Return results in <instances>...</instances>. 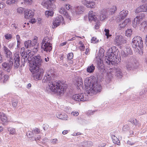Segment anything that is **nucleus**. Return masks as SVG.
Returning <instances> with one entry per match:
<instances>
[{
	"label": "nucleus",
	"instance_id": "7ed1b4c3",
	"mask_svg": "<svg viewBox=\"0 0 147 147\" xmlns=\"http://www.w3.org/2000/svg\"><path fill=\"white\" fill-rule=\"evenodd\" d=\"M30 67V70L32 73L34 79L36 80H40L42 78L43 73V70L39 67Z\"/></svg>",
	"mask_w": 147,
	"mask_h": 147
},
{
	"label": "nucleus",
	"instance_id": "a18cd8bd",
	"mask_svg": "<svg viewBox=\"0 0 147 147\" xmlns=\"http://www.w3.org/2000/svg\"><path fill=\"white\" fill-rule=\"evenodd\" d=\"M30 27V24L29 23H25L24 25H23V28L24 29H28Z\"/></svg>",
	"mask_w": 147,
	"mask_h": 147
},
{
	"label": "nucleus",
	"instance_id": "b1692460",
	"mask_svg": "<svg viewBox=\"0 0 147 147\" xmlns=\"http://www.w3.org/2000/svg\"><path fill=\"white\" fill-rule=\"evenodd\" d=\"M56 116L57 118L64 120H67L68 118L67 115L65 113L57 114Z\"/></svg>",
	"mask_w": 147,
	"mask_h": 147
},
{
	"label": "nucleus",
	"instance_id": "ddd939ff",
	"mask_svg": "<svg viewBox=\"0 0 147 147\" xmlns=\"http://www.w3.org/2000/svg\"><path fill=\"white\" fill-rule=\"evenodd\" d=\"M3 49L5 52L6 57L7 58H9L10 59H12V52L8 48L4 46L3 47Z\"/></svg>",
	"mask_w": 147,
	"mask_h": 147
},
{
	"label": "nucleus",
	"instance_id": "e433bc0d",
	"mask_svg": "<svg viewBox=\"0 0 147 147\" xmlns=\"http://www.w3.org/2000/svg\"><path fill=\"white\" fill-rule=\"evenodd\" d=\"M79 44L80 45L79 47L80 50L82 51H84L85 49V47L83 42L80 41L79 42Z\"/></svg>",
	"mask_w": 147,
	"mask_h": 147
},
{
	"label": "nucleus",
	"instance_id": "c9c22d12",
	"mask_svg": "<svg viewBox=\"0 0 147 147\" xmlns=\"http://www.w3.org/2000/svg\"><path fill=\"white\" fill-rule=\"evenodd\" d=\"M8 131L10 134L14 135L16 133V131L15 129L9 127L8 129Z\"/></svg>",
	"mask_w": 147,
	"mask_h": 147
},
{
	"label": "nucleus",
	"instance_id": "2f4dec72",
	"mask_svg": "<svg viewBox=\"0 0 147 147\" xmlns=\"http://www.w3.org/2000/svg\"><path fill=\"white\" fill-rule=\"evenodd\" d=\"M112 139L113 142L114 144H117L119 145H120V141L118 140V139L116 137L114 136L113 137H112Z\"/></svg>",
	"mask_w": 147,
	"mask_h": 147
},
{
	"label": "nucleus",
	"instance_id": "a211bd4d",
	"mask_svg": "<svg viewBox=\"0 0 147 147\" xmlns=\"http://www.w3.org/2000/svg\"><path fill=\"white\" fill-rule=\"evenodd\" d=\"M139 29L143 32L147 31V20L142 22L139 25Z\"/></svg>",
	"mask_w": 147,
	"mask_h": 147
},
{
	"label": "nucleus",
	"instance_id": "4d7b16f0",
	"mask_svg": "<svg viewBox=\"0 0 147 147\" xmlns=\"http://www.w3.org/2000/svg\"><path fill=\"white\" fill-rule=\"evenodd\" d=\"M58 140L57 139H54L51 140V142L53 144H55L57 141Z\"/></svg>",
	"mask_w": 147,
	"mask_h": 147
},
{
	"label": "nucleus",
	"instance_id": "aec40b11",
	"mask_svg": "<svg viewBox=\"0 0 147 147\" xmlns=\"http://www.w3.org/2000/svg\"><path fill=\"white\" fill-rule=\"evenodd\" d=\"M9 76L7 75H0V83H5L9 79Z\"/></svg>",
	"mask_w": 147,
	"mask_h": 147
},
{
	"label": "nucleus",
	"instance_id": "79ce46f5",
	"mask_svg": "<svg viewBox=\"0 0 147 147\" xmlns=\"http://www.w3.org/2000/svg\"><path fill=\"white\" fill-rule=\"evenodd\" d=\"M74 55L72 53H70L67 55V60H71L73 57Z\"/></svg>",
	"mask_w": 147,
	"mask_h": 147
},
{
	"label": "nucleus",
	"instance_id": "338daca9",
	"mask_svg": "<svg viewBox=\"0 0 147 147\" xmlns=\"http://www.w3.org/2000/svg\"><path fill=\"white\" fill-rule=\"evenodd\" d=\"M89 49H86V51L85 52V53L86 54H87L88 53V52H89Z\"/></svg>",
	"mask_w": 147,
	"mask_h": 147
},
{
	"label": "nucleus",
	"instance_id": "cd10ccee",
	"mask_svg": "<svg viewBox=\"0 0 147 147\" xmlns=\"http://www.w3.org/2000/svg\"><path fill=\"white\" fill-rule=\"evenodd\" d=\"M38 40V37L36 36H34V37L33 39L32 40V41L34 43V44L35 45H37L35 46V47H34V48H35V50H36V51H37V48L38 47V43L37 42V40ZM36 51L35 50L34 52H36Z\"/></svg>",
	"mask_w": 147,
	"mask_h": 147
},
{
	"label": "nucleus",
	"instance_id": "a878e982",
	"mask_svg": "<svg viewBox=\"0 0 147 147\" xmlns=\"http://www.w3.org/2000/svg\"><path fill=\"white\" fill-rule=\"evenodd\" d=\"M88 8H94L95 5V3L94 1H88L86 3V4H84Z\"/></svg>",
	"mask_w": 147,
	"mask_h": 147
},
{
	"label": "nucleus",
	"instance_id": "f3484780",
	"mask_svg": "<svg viewBox=\"0 0 147 147\" xmlns=\"http://www.w3.org/2000/svg\"><path fill=\"white\" fill-rule=\"evenodd\" d=\"M88 18L89 21H95L97 19L96 13L92 11H90L88 13Z\"/></svg>",
	"mask_w": 147,
	"mask_h": 147
},
{
	"label": "nucleus",
	"instance_id": "49530a36",
	"mask_svg": "<svg viewBox=\"0 0 147 147\" xmlns=\"http://www.w3.org/2000/svg\"><path fill=\"white\" fill-rule=\"evenodd\" d=\"M16 38L17 42V46L18 45H20V35H17L16 36Z\"/></svg>",
	"mask_w": 147,
	"mask_h": 147
},
{
	"label": "nucleus",
	"instance_id": "1a4fd4ad",
	"mask_svg": "<svg viewBox=\"0 0 147 147\" xmlns=\"http://www.w3.org/2000/svg\"><path fill=\"white\" fill-rule=\"evenodd\" d=\"M72 98L77 101H85L88 100V96L86 93L76 94L73 95Z\"/></svg>",
	"mask_w": 147,
	"mask_h": 147
},
{
	"label": "nucleus",
	"instance_id": "680f3d73",
	"mask_svg": "<svg viewBox=\"0 0 147 147\" xmlns=\"http://www.w3.org/2000/svg\"><path fill=\"white\" fill-rule=\"evenodd\" d=\"M5 5L4 4H1L0 3V9L5 7Z\"/></svg>",
	"mask_w": 147,
	"mask_h": 147
},
{
	"label": "nucleus",
	"instance_id": "412c9836",
	"mask_svg": "<svg viewBox=\"0 0 147 147\" xmlns=\"http://www.w3.org/2000/svg\"><path fill=\"white\" fill-rule=\"evenodd\" d=\"M128 13V11L123 10L119 13L120 18L121 20H123L127 16Z\"/></svg>",
	"mask_w": 147,
	"mask_h": 147
},
{
	"label": "nucleus",
	"instance_id": "09e8293b",
	"mask_svg": "<svg viewBox=\"0 0 147 147\" xmlns=\"http://www.w3.org/2000/svg\"><path fill=\"white\" fill-rule=\"evenodd\" d=\"M126 25V24L124 23V22L122 24H120L119 25V27L120 29L124 28Z\"/></svg>",
	"mask_w": 147,
	"mask_h": 147
},
{
	"label": "nucleus",
	"instance_id": "f704fd0d",
	"mask_svg": "<svg viewBox=\"0 0 147 147\" xmlns=\"http://www.w3.org/2000/svg\"><path fill=\"white\" fill-rule=\"evenodd\" d=\"M49 1L47 0L46 1H44L42 3V5L44 7L48 9L49 7Z\"/></svg>",
	"mask_w": 147,
	"mask_h": 147
},
{
	"label": "nucleus",
	"instance_id": "72a5a7b5",
	"mask_svg": "<svg viewBox=\"0 0 147 147\" xmlns=\"http://www.w3.org/2000/svg\"><path fill=\"white\" fill-rule=\"evenodd\" d=\"M76 83L77 85L80 86L83 84V80L82 78L78 77L76 79Z\"/></svg>",
	"mask_w": 147,
	"mask_h": 147
},
{
	"label": "nucleus",
	"instance_id": "6e6d98bb",
	"mask_svg": "<svg viewBox=\"0 0 147 147\" xmlns=\"http://www.w3.org/2000/svg\"><path fill=\"white\" fill-rule=\"evenodd\" d=\"M130 21V19L129 18L126 19L124 21V23L125 24H126V25H127V23H129Z\"/></svg>",
	"mask_w": 147,
	"mask_h": 147
},
{
	"label": "nucleus",
	"instance_id": "13d9d810",
	"mask_svg": "<svg viewBox=\"0 0 147 147\" xmlns=\"http://www.w3.org/2000/svg\"><path fill=\"white\" fill-rule=\"evenodd\" d=\"M36 22V20L34 18H32L30 21V22L32 24Z\"/></svg>",
	"mask_w": 147,
	"mask_h": 147
},
{
	"label": "nucleus",
	"instance_id": "39448f33",
	"mask_svg": "<svg viewBox=\"0 0 147 147\" xmlns=\"http://www.w3.org/2000/svg\"><path fill=\"white\" fill-rule=\"evenodd\" d=\"M50 39L48 37H45L42 42V48L43 50L47 52H50L52 49V45L50 43Z\"/></svg>",
	"mask_w": 147,
	"mask_h": 147
},
{
	"label": "nucleus",
	"instance_id": "2eb2a0df",
	"mask_svg": "<svg viewBox=\"0 0 147 147\" xmlns=\"http://www.w3.org/2000/svg\"><path fill=\"white\" fill-rule=\"evenodd\" d=\"M147 4H144L138 7L135 10L136 13L141 12H147Z\"/></svg>",
	"mask_w": 147,
	"mask_h": 147
},
{
	"label": "nucleus",
	"instance_id": "423d86ee",
	"mask_svg": "<svg viewBox=\"0 0 147 147\" xmlns=\"http://www.w3.org/2000/svg\"><path fill=\"white\" fill-rule=\"evenodd\" d=\"M30 67L32 66V67H37L40 66L42 62L41 57L39 55L35 56L31 60L30 62Z\"/></svg>",
	"mask_w": 147,
	"mask_h": 147
},
{
	"label": "nucleus",
	"instance_id": "8fccbe9b",
	"mask_svg": "<svg viewBox=\"0 0 147 147\" xmlns=\"http://www.w3.org/2000/svg\"><path fill=\"white\" fill-rule=\"evenodd\" d=\"M106 17V15L103 14H100V20H105Z\"/></svg>",
	"mask_w": 147,
	"mask_h": 147
},
{
	"label": "nucleus",
	"instance_id": "ea45409f",
	"mask_svg": "<svg viewBox=\"0 0 147 147\" xmlns=\"http://www.w3.org/2000/svg\"><path fill=\"white\" fill-rule=\"evenodd\" d=\"M104 31L105 32V35L106 36L107 38L112 36L111 34H109V29L105 28Z\"/></svg>",
	"mask_w": 147,
	"mask_h": 147
},
{
	"label": "nucleus",
	"instance_id": "bf43d9fd",
	"mask_svg": "<svg viewBox=\"0 0 147 147\" xmlns=\"http://www.w3.org/2000/svg\"><path fill=\"white\" fill-rule=\"evenodd\" d=\"M65 7H66V9L67 10H69V9H70L71 6L69 4H66L65 5Z\"/></svg>",
	"mask_w": 147,
	"mask_h": 147
},
{
	"label": "nucleus",
	"instance_id": "a19ab883",
	"mask_svg": "<svg viewBox=\"0 0 147 147\" xmlns=\"http://www.w3.org/2000/svg\"><path fill=\"white\" fill-rule=\"evenodd\" d=\"M18 0H7L6 2L7 4L10 5L15 3Z\"/></svg>",
	"mask_w": 147,
	"mask_h": 147
},
{
	"label": "nucleus",
	"instance_id": "864d4df0",
	"mask_svg": "<svg viewBox=\"0 0 147 147\" xmlns=\"http://www.w3.org/2000/svg\"><path fill=\"white\" fill-rule=\"evenodd\" d=\"M24 3L26 4H30L32 3V0H24Z\"/></svg>",
	"mask_w": 147,
	"mask_h": 147
},
{
	"label": "nucleus",
	"instance_id": "0eeeda50",
	"mask_svg": "<svg viewBox=\"0 0 147 147\" xmlns=\"http://www.w3.org/2000/svg\"><path fill=\"white\" fill-rule=\"evenodd\" d=\"M127 42V40L124 37L121 35L116 36L114 38L113 41L115 45L117 46H119L120 48H121L122 45L126 43Z\"/></svg>",
	"mask_w": 147,
	"mask_h": 147
},
{
	"label": "nucleus",
	"instance_id": "603ef678",
	"mask_svg": "<svg viewBox=\"0 0 147 147\" xmlns=\"http://www.w3.org/2000/svg\"><path fill=\"white\" fill-rule=\"evenodd\" d=\"M18 101L17 100H15L12 102V105L14 107H16L18 105Z\"/></svg>",
	"mask_w": 147,
	"mask_h": 147
},
{
	"label": "nucleus",
	"instance_id": "393cba45",
	"mask_svg": "<svg viewBox=\"0 0 147 147\" xmlns=\"http://www.w3.org/2000/svg\"><path fill=\"white\" fill-rule=\"evenodd\" d=\"M75 10L77 13L80 14L84 11V7L82 6L77 7L75 8Z\"/></svg>",
	"mask_w": 147,
	"mask_h": 147
},
{
	"label": "nucleus",
	"instance_id": "c03bdc74",
	"mask_svg": "<svg viewBox=\"0 0 147 147\" xmlns=\"http://www.w3.org/2000/svg\"><path fill=\"white\" fill-rule=\"evenodd\" d=\"M91 42L94 44L98 42V40L96 37H93L91 40Z\"/></svg>",
	"mask_w": 147,
	"mask_h": 147
},
{
	"label": "nucleus",
	"instance_id": "e2e57ef3",
	"mask_svg": "<svg viewBox=\"0 0 147 147\" xmlns=\"http://www.w3.org/2000/svg\"><path fill=\"white\" fill-rule=\"evenodd\" d=\"M67 43V42H64L61 43L60 44V45L61 46H63L65 45Z\"/></svg>",
	"mask_w": 147,
	"mask_h": 147
},
{
	"label": "nucleus",
	"instance_id": "7c9ffc66",
	"mask_svg": "<svg viewBox=\"0 0 147 147\" xmlns=\"http://www.w3.org/2000/svg\"><path fill=\"white\" fill-rule=\"evenodd\" d=\"M133 60H132V61L128 60L126 62V67L128 69H129L133 65Z\"/></svg>",
	"mask_w": 147,
	"mask_h": 147
},
{
	"label": "nucleus",
	"instance_id": "5fc2aeb1",
	"mask_svg": "<svg viewBox=\"0 0 147 147\" xmlns=\"http://www.w3.org/2000/svg\"><path fill=\"white\" fill-rule=\"evenodd\" d=\"M71 114L72 115L74 116H77L78 115L79 113L78 112H74L73 111L71 113Z\"/></svg>",
	"mask_w": 147,
	"mask_h": 147
},
{
	"label": "nucleus",
	"instance_id": "f8f14e48",
	"mask_svg": "<svg viewBox=\"0 0 147 147\" xmlns=\"http://www.w3.org/2000/svg\"><path fill=\"white\" fill-rule=\"evenodd\" d=\"M13 58L14 66L16 69H17L18 68L20 65V58L19 54L17 53H15L14 54Z\"/></svg>",
	"mask_w": 147,
	"mask_h": 147
},
{
	"label": "nucleus",
	"instance_id": "69168bd1",
	"mask_svg": "<svg viewBox=\"0 0 147 147\" xmlns=\"http://www.w3.org/2000/svg\"><path fill=\"white\" fill-rule=\"evenodd\" d=\"M88 1V0H82V2L83 4H86V2Z\"/></svg>",
	"mask_w": 147,
	"mask_h": 147
},
{
	"label": "nucleus",
	"instance_id": "4c0bfd02",
	"mask_svg": "<svg viewBox=\"0 0 147 147\" xmlns=\"http://www.w3.org/2000/svg\"><path fill=\"white\" fill-rule=\"evenodd\" d=\"M5 39L8 40H10L12 38L13 36L11 34L7 33L4 35Z\"/></svg>",
	"mask_w": 147,
	"mask_h": 147
},
{
	"label": "nucleus",
	"instance_id": "5701e85b",
	"mask_svg": "<svg viewBox=\"0 0 147 147\" xmlns=\"http://www.w3.org/2000/svg\"><path fill=\"white\" fill-rule=\"evenodd\" d=\"M0 119L4 122H7V118L6 115L3 112H0Z\"/></svg>",
	"mask_w": 147,
	"mask_h": 147
},
{
	"label": "nucleus",
	"instance_id": "052dcab7",
	"mask_svg": "<svg viewBox=\"0 0 147 147\" xmlns=\"http://www.w3.org/2000/svg\"><path fill=\"white\" fill-rule=\"evenodd\" d=\"M67 62L70 65L73 64V61L71 60H68Z\"/></svg>",
	"mask_w": 147,
	"mask_h": 147
},
{
	"label": "nucleus",
	"instance_id": "de8ad7c7",
	"mask_svg": "<svg viewBox=\"0 0 147 147\" xmlns=\"http://www.w3.org/2000/svg\"><path fill=\"white\" fill-rule=\"evenodd\" d=\"M24 11L23 8L22 7H19L17 9V11L18 13H22Z\"/></svg>",
	"mask_w": 147,
	"mask_h": 147
},
{
	"label": "nucleus",
	"instance_id": "bb28decb",
	"mask_svg": "<svg viewBox=\"0 0 147 147\" xmlns=\"http://www.w3.org/2000/svg\"><path fill=\"white\" fill-rule=\"evenodd\" d=\"M117 9V7L115 5H112L109 9V13L111 14H114Z\"/></svg>",
	"mask_w": 147,
	"mask_h": 147
},
{
	"label": "nucleus",
	"instance_id": "c756f323",
	"mask_svg": "<svg viewBox=\"0 0 147 147\" xmlns=\"http://www.w3.org/2000/svg\"><path fill=\"white\" fill-rule=\"evenodd\" d=\"M95 69V67L92 64L91 65L88 66L87 68V71L89 73H92Z\"/></svg>",
	"mask_w": 147,
	"mask_h": 147
},
{
	"label": "nucleus",
	"instance_id": "c85d7f7f",
	"mask_svg": "<svg viewBox=\"0 0 147 147\" xmlns=\"http://www.w3.org/2000/svg\"><path fill=\"white\" fill-rule=\"evenodd\" d=\"M54 13V12L52 10H47L45 11V14L46 16L48 18L49 17H52Z\"/></svg>",
	"mask_w": 147,
	"mask_h": 147
},
{
	"label": "nucleus",
	"instance_id": "3c124183",
	"mask_svg": "<svg viewBox=\"0 0 147 147\" xmlns=\"http://www.w3.org/2000/svg\"><path fill=\"white\" fill-rule=\"evenodd\" d=\"M107 10L105 9H103L100 11V14H103L107 15Z\"/></svg>",
	"mask_w": 147,
	"mask_h": 147
},
{
	"label": "nucleus",
	"instance_id": "4468645a",
	"mask_svg": "<svg viewBox=\"0 0 147 147\" xmlns=\"http://www.w3.org/2000/svg\"><path fill=\"white\" fill-rule=\"evenodd\" d=\"M34 13L31 10L26 9L24 11V17L26 19H30L34 16Z\"/></svg>",
	"mask_w": 147,
	"mask_h": 147
},
{
	"label": "nucleus",
	"instance_id": "dca6fc26",
	"mask_svg": "<svg viewBox=\"0 0 147 147\" xmlns=\"http://www.w3.org/2000/svg\"><path fill=\"white\" fill-rule=\"evenodd\" d=\"M10 64L7 63L6 62L3 63L2 64V66L3 69H7L8 72L10 71V69L11 68L13 64V62L11 61H9Z\"/></svg>",
	"mask_w": 147,
	"mask_h": 147
},
{
	"label": "nucleus",
	"instance_id": "6ab92c4d",
	"mask_svg": "<svg viewBox=\"0 0 147 147\" xmlns=\"http://www.w3.org/2000/svg\"><path fill=\"white\" fill-rule=\"evenodd\" d=\"M59 12L60 14H63L69 20H71L70 16L64 8L62 7L59 10Z\"/></svg>",
	"mask_w": 147,
	"mask_h": 147
},
{
	"label": "nucleus",
	"instance_id": "0e129e2a",
	"mask_svg": "<svg viewBox=\"0 0 147 147\" xmlns=\"http://www.w3.org/2000/svg\"><path fill=\"white\" fill-rule=\"evenodd\" d=\"M68 132V131L67 130H64L63 131V132H62V134H63V135H65V134H67Z\"/></svg>",
	"mask_w": 147,
	"mask_h": 147
},
{
	"label": "nucleus",
	"instance_id": "37998d69",
	"mask_svg": "<svg viewBox=\"0 0 147 147\" xmlns=\"http://www.w3.org/2000/svg\"><path fill=\"white\" fill-rule=\"evenodd\" d=\"M32 131L33 133L36 134H38L40 132V129L36 128L34 129Z\"/></svg>",
	"mask_w": 147,
	"mask_h": 147
},
{
	"label": "nucleus",
	"instance_id": "58836bf2",
	"mask_svg": "<svg viewBox=\"0 0 147 147\" xmlns=\"http://www.w3.org/2000/svg\"><path fill=\"white\" fill-rule=\"evenodd\" d=\"M31 42V40H29L25 42V46L26 48H28L29 46L30 47L32 46Z\"/></svg>",
	"mask_w": 147,
	"mask_h": 147
},
{
	"label": "nucleus",
	"instance_id": "f03ea898",
	"mask_svg": "<svg viewBox=\"0 0 147 147\" xmlns=\"http://www.w3.org/2000/svg\"><path fill=\"white\" fill-rule=\"evenodd\" d=\"M67 88L66 84L57 82L53 81L50 82L46 87L47 91H51L59 95L63 94Z\"/></svg>",
	"mask_w": 147,
	"mask_h": 147
},
{
	"label": "nucleus",
	"instance_id": "774afa93",
	"mask_svg": "<svg viewBox=\"0 0 147 147\" xmlns=\"http://www.w3.org/2000/svg\"><path fill=\"white\" fill-rule=\"evenodd\" d=\"M12 26L15 29H16L17 28V27L16 26V24H12Z\"/></svg>",
	"mask_w": 147,
	"mask_h": 147
},
{
	"label": "nucleus",
	"instance_id": "9b49d317",
	"mask_svg": "<svg viewBox=\"0 0 147 147\" xmlns=\"http://www.w3.org/2000/svg\"><path fill=\"white\" fill-rule=\"evenodd\" d=\"M64 22V18L61 16H59L57 17L54 20L53 22V28H55L59 26L61 23Z\"/></svg>",
	"mask_w": 147,
	"mask_h": 147
},
{
	"label": "nucleus",
	"instance_id": "20e7f679",
	"mask_svg": "<svg viewBox=\"0 0 147 147\" xmlns=\"http://www.w3.org/2000/svg\"><path fill=\"white\" fill-rule=\"evenodd\" d=\"M131 45L132 47L138 50L143 47L142 38L139 36H135L132 39Z\"/></svg>",
	"mask_w": 147,
	"mask_h": 147
},
{
	"label": "nucleus",
	"instance_id": "473e14b6",
	"mask_svg": "<svg viewBox=\"0 0 147 147\" xmlns=\"http://www.w3.org/2000/svg\"><path fill=\"white\" fill-rule=\"evenodd\" d=\"M133 31L131 29H127L125 31V35L127 37H130L131 36Z\"/></svg>",
	"mask_w": 147,
	"mask_h": 147
},
{
	"label": "nucleus",
	"instance_id": "6e6552de",
	"mask_svg": "<svg viewBox=\"0 0 147 147\" xmlns=\"http://www.w3.org/2000/svg\"><path fill=\"white\" fill-rule=\"evenodd\" d=\"M55 76L54 71L52 69L46 71L43 79L44 82L50 81L53 80Z\"/></svg>",
	"mask_w": 147,
	"mask_h": 147
},
{
	"label": "nucleus",
	"instance_id": "4be33fe9",
	"mask_svg": "<svg viewBox=\"0 0 147 147\" xmlns=\"http://www.w3.org/2000/svg\"><path fill=\"white\" fill-rule=\"evenodd\" d=\"M124 52V57H127L129 55H131L132 53L130 48L128 47H126Z\"/></svg>",
	"mask_w": 147,
	"mask_h": 147
},
{
	"label": "nucleus",
	"instance_id": "9d476101",
	"mask_svg": "<svg viewBox=\"0 0 147 147\" xmlns=\"http://www.w3.org/2000/svg\"><path fill=\"white\" fill-rule=\"evenodd\" d=\"M145 15L141 14L139 16H137L134 19V21L133 22V26L135 28H137L139 26L140 22L145 18Z\"/></svg>",
	"mask_w": 147,
	"mask_h": 147
},
{
	"label": "nucleus",
	"instance_id": "f257e3e1",
	"mask_svg": "<svg viewBox=\"0 0 147 147\" xmlns=\"http://www.w3.org/2000/svg\"><path fill=\"white\" fill-rule=\"evenodd\" d=\"M95 78L93 76L86 78L84 81V86L86 88V93L91 96L100 91L101 86L98 84L95 81Z\"/></svg>",
	"mask_w": 147,
	"mask_h": 147
}]
</instances>
